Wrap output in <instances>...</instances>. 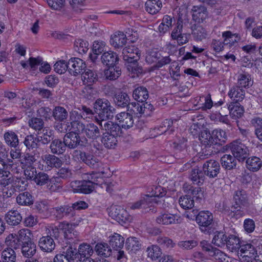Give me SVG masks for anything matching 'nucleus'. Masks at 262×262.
Returning a JSON list of instances; mask_svg holds the SVG:
<instances>
[{
	"mask_svg": "<svg viewBox=\"0 0 262 262\" xmlns=\"http://www.w3.org/2000/svg\"><path fill=\"white\" fill-rule=\"evenodd\" d=\"M72 209L69 205L57 206L51 209L50 214L56 220H61L64 217L71 219L73 217Z\"/></svg>",
	"mask_w": 262,
	"mask_h": 262,
	"instance_id": "obj_10",
	"label": "nucleus"
},
{
	"mask_svg": "<svg viewBox=\"0 0 262 262\" xmlns=\"http://www.w3.org/2000/svg\"><path fill=\"white\" fill-rule=\"evenodd\" d=\"M230 115L232 118L236 119L244 114V108L239 103L231 102L228 106Z\"/></svg>",
	"mask_w": 262,
	"mask_h": 262,
	"instance_id": "obj_28",
	"label": "nucleus"
},
{
	"mask_svg": "<svg viewBox=\"0 0 262 262\" xmlns=\"http://www.w3.org/2000/svg\"><path fill=\"white\" fill-rule=\"evenodd\" d=\"M172 17L168 15H165L162 19V22L159 26V31L160 32L165 33L168 31L170 28L172 27Z\"/></svg>",
	"mask_w": 262,
	"mask_h": 262,
	"instance_id": "obj_57",
	"label": "nucleus"
},
{
	"mask_svg": "<svg viewBox=\"0 0 262 262\" xmlns=\"http://www.w3.org/2000/svg\"><path fill=\"white\" fill-rule=\"evenodd\" d=\"M222 167L226 170H231L236 166V158L230 155L225 154L221 159Z\"/></svg>",
	"mask_w": 262,
	"mask_h": 262,
	"instance_id": "obj_39",
	"label": "nucleus"
},
{
	"mask_svg": "<svg viewBox=\"0 0 262 262\" xmlns=\"http://www.w3.org/2000/svg\"><path fill=\"white\" fill-rule=\"evenodd\" d=\"M237 254L243 258V261L249 262L256 257V250L251 244H241Z\"/></svg>",
	"mask_w": 262,
	"mask_h": 262,
	"instance_id": "obj_9",
	"label": "nucleus"
},
{
	"mask_svg": "<svg viewBox=\"0 0 262 262\" xmlns=\"http://www.w3.org/2000/svg\"><path fill=\"white\" fill-rule=\"evenodd\" d=\"M212 134L209 132L204 130L201 132L199 136V139L202 144L205 146H210L214 144V142L212 140L213 139Z\"/></svg>",
	"mask_w": 262,
	"mask_h": 262,
	"instance_id": "obj_55",
	"label": "nucleus"
},
{
	"mask_svg": "<svg viewBox=\"0 0 262 262\" xmlns=\"http://www.w3.org/2000/svg\"><path fill=\"white\" fill-rule=\"evenodd\" d=\"M124 243V238L120 234L115 233L112 236H110L109 244L115 250L122 249Z\"/></svg>",
	"mask_w": 262,
	"mask_h": 262,
	"instance_id": "obj_40",
	"label": "nucleus"
},
{
	"mask_svg": "<svg viewBox=\"0 0 262 262\" xmlns=\"http://www.w3.org/2000/svg\"><path fill=\"white\" fill-rule=\"evenodd\" d=\"M77 224H70L67 222H62L59 225V228L64 232V237L68 239L76 238L78 233L75 230L74 228Z\"/></svg>",
	"mask_w": 262,
	"mask_h": 262,
	"instance_id": "obj_23",
	"label": "nucleus"
},
{
	"mask_svg": "<svg viewBox=\"0 0 262 262\" xmlns=\"http://www.w3.org/2000/svg\"><path fill=\"white\" fill-rule=\"evenodd\" d=\"M69 72L73 76L82 74L86 68L85 62L79 58H71L69 60Z\"/></svg>",
	"mask_w": 262,
	"mask_h": 262,
	"instance_id": "obj_12",
	"label": "nucleus"
},
{
	"mask_svg": "<svg viewBox=\"0 0 262 262\" xmlns=\"http://www.w3.org/2000/svg\"><path fill=\"white\" fill-rule=\"evenodd\" d=\"M166 191L165 188L160 186H154L152 188V190L150 192V194H148L149 195V198L153 199L152 200V204L154 203H157L158 202L156 199V198H162L166 195Z\"/></svg>",
	"mask_w": 262,
	"mask_h": 262,
	"instance_id": "obj_52",
	"label": "nucleus"
},
{
	"mask_svg": "<svg viewBox=\"0 0 262 262\" xmlns=\"http://www.w3.org/2000/svg\"><path fill=\"white\" fill-rule=\"evenodd\" d=\"M261 166V161L257 157L249 158L246 160L247 168L252 171H257Z\"/></svg>",
	"mask_w": 262,
	"mask_h": 262,
	"instance_id": "obj_48",
	"label": "nucleus"
},
{
	"mask_svg": "<svg viewBox=\"0 0 262 262\" xmlns=\"http://www.w3.org/2000/svg\"><path fill=\"white\" fill-rule=\"evenodd\" d=\"M173 120L171 119H165L158 127L155 128L157 133L161 135L164 133L170 134L174 131V127H172Z\"/></svg>",
	"mask_w": 262,
	"mask_h": 262,
	"instance_id": "obj_36",
	"label": "nucleus"
},
{
	"mask_svg": "<svg viewBox=\"0 0 262 262\" xmlns=\"http://www.w3.org/2000/svg\"><path fill=\"white\" fill-rule=\"evenodd\" d=\"M72 155L75 160L82 161L90 168L103 172L102 163L90 152L80 150H74Z\"/></svg>",
	"mask_w": 262,
	"mask_h": 262,
	"instance_id": "obj_4",
	"label": "nucleus"
},
{
	"mask_svg": "<svg viewBox=\"0 0 262 262\" xmlns=\"http://www.w3.org/2000/svg\"><path fill=\"white\" fill-rule=\"evenodd\" d=\"M88 41L81 39H77L74 42V49L80 54L85 53L89 50Z\"/></svg>",
	"mask_w": 262,
	"mask_h": 262,
	"instance_id": "obj_58",
	"label": "nucleus"
},
{
	"mask_svg": "<svg viewBox=\"0 0 262 262\" xmlns=\"http://www.w3.org/2000/svg\"><path fill=\"white\" fill-rule=\"evenodd\" d=\"M152 200L149 195H144L136 202L129 203L127 205V209L135 210L137 209H146L152 205Z\"/></svg>",
	"mask_w": 262,
	"mask_h": 262,
	"instance_id": "obj_15",
	"label": "nucleus"
},
{
	"mask_svg": "<svg viewBox=\"0 0 262 262\" xmlns=\"http://www.w3.org/2000/svg\"><path fill=\"white\" fill-rule=\"evenodd\" d=\"M111 212L112 215L118 221L126 223L130 219V216L127 211L121 206L112 207Z\"/></svg>",
	"mask_w": 262,
	"mask_h": 262,
	"instance_id": "obj_24",
	"label": "nucleus"
},
{
	"mask_svg": "<svg viewBox=\"0 0 262 262\" xmlns=\"http://www.w3.org/2000/svg\"><path fill=\"white\" fill-rule=\"evenodd\" d=\"M59 126L60 127L58 128V129L61 132H67L68 131L71 133L77 134L78 135L80 134L84 133L86 127L80 121L71 124H69V122L63 123L60 124Z\"/></svg>",
	"mask_w": 262,
	"mask_h": 262,
	"instance_id": "obj_13",
	"label": "nucleus"
},
{
	"mask_svg": "<svg viewBox=\"0 0 262 262\" xmlns=\"http://www.w3.org/2000/svg\"><path fill=\"white\" fill-rule=\"evenodd\" d=\"M16 238L15 234H10L6 238L7 248L3 251L2 256L5 262H15L16 249ZM0 262H1L0 261Z\"/></svg>",
	"mask_w": 262,
	"mask_h": 262,
	"instance_id": "obj_6",
	"label": "nucleus"
},
{
	"mask_svg": "<svg viewBox=\"0 0 262 262\" xmlns=\"http://www.w3.org/2000/svg\"><path fill=\"white\" fill-rule=\"evenodd\" d=\"M50 147L51 152L57 155L62 154L67 148L64 140L62 141L58 139L53 140Z\"/></svg>",
	"mask_w": 262,
	"mask_h": 262,
	"instance_id": "obj_33",
	"label": "nucleus"
},
{
	"mask_svg": "<svg viewBox=\"0 0 262 262\" xmlns=\"http://www.w3.org/2000/svg\"><path fill=\"white\" fill-rule=\"evenodd\" d=\"M52 115L57 121H62L66 119L68 113L65 108L61 106H56L52 111Z\"/></svg>",
	"mask_w": 262,
	"mask_h": 262,
	"instance_id": "obj_49",
	"label": "nucleus"
},
{
	"mask_svg": "<svg viewBox=\"0 0 262 262\" xmlns=\"http://www.w3.org/2000/svg\"><path fill=\"white\" fill-rule=\"evenodd\" d=\"M130 97L125 92H119L114 95V102L118 107H127L130 103Z\"/></svg>",
	"mask_w": 262,
	"mask_h": 262,
	"instance_id": "obj_21",
	"label": "nucleus"
},
{
	"mask_svg": "<svg viewBox=\"0 0 262 262\" xmlns=\"http://www.w3.org/2000/svg\"><path fill=\"white\" fill-rule=\"evenodd\" d=\"M216 252L214 254H212V256L217 260L218 262H235V260L232 257H229L227 254L217 249L215 250Z\"/></svg>",
	"mask_w": 262,
	"mask_h": 262,
	"instance_id": "obj_64",
	"label": "nucleus"
},
{
	"mask_svg": "<svg viewBox=\"0 0 262 262\" xmlns=\"http://www.w3.org/2000/svg\"><path fill=\"white\" fill-rule=\"evenodd\" d=\"M146 252L148 257L152 260H157L162 254L160 248L157 245H151L148 247L147 248Z\"/></svg>",
	"mask_w": 262,
	"mask_h": 262,
	"instance_id": "obj_61",
	"label": "nucleus"
},
{
	"mask_svg": "<svg viewBox=\"0 0 262 262\" xmlns=\"http://www.w3.org/2000/svg\"><path fill=\"white\" fill-rule=\"evenodd\" d=\"M123 58L126 61V66L129 72L138 76L142 72V69L139 66L138 61L140 59V50L135 46L125 47L122 51Z\"/></svg>",
	"mask_w": 262,
	"mask_h": 262,
	"instance_id": "obj_2",
	"label": "nucleus"
},
{
	"mask_svg": "<svg viewBox=\"0 0 262 262\" xmlns=\"http://www.w3.org/2000/svg\"><path fill=\"white\" fill-rule=\"evenodd\" d=\"M126 36L122 32H116L111 36L110 43L116 49L122 48L126 44Z\"/></svg>",
	"mask_w": 262,
	"mask_h": 262,
	"instance_id": "obj_20",
	"label": "nucleus"
},
{
	"mask_svg": "<svg viewBox=\"0 0 262 262\" xmlns=\"http://www.w3.org/2000/svg\"><path fill=\"white\" fill-rule=\"evenodd\" d=\"M106 46L105 42L101 40H96L93 42L92 51L94 55L90 54L89 56L93 62L97 58V55L101 54L104 51Z\"/></svg>",
	"mask_w": 262,
	"mask_h": 262,
	"instance_id": "obj_38",
	"label": "nucleus"
},
{
	"mask_svg": "<svg viewBox=\"0 0 262 262\" xmlns=\"http://www.w3.org/2000/svg\"><path fill=\"white\" fill-rule=\"evenodd\" d=\"M141 247V241L136 237L127 238L125 242V248L130 254L135 253Z\"/></svg>",
	"mask_w": 262,
	"mask_h": 262,
	"instance_id": "obj_27",
	"label": "nucleus"
},
{
	"mask_svg": "<svg viewBox=\"0 0 262 262\" xmlns=\"http://www.w3.org/2000/svg\"><path fill=\"white\" fill-rule=\"evenodd\" d=\"M81 193H89L91 192L94 189V185L95 184V180H93L92 176H91V179L84 180L81 181Z\"/></svg>",
	"mask_w": 262,
	"mask_h": 262,
	"instance_id": "obj_56",
	"label": "nucleus"
},
{
	"mask_svg": "<svg viewBox=\"0 0 262 262\" xmlns=\"http://www.w3.org/2000/svg\"><path fill=\"white\" fill-rule=\"evenodd\" d=\"M227 239V237L223 232L216 231L214 233L212 243L219 247H221L225 245Z\"/></svg>",
	"mask_w": 262,
	"mask_h": 262,
	"instance_id": "obj_63",
	"label": "nucleus"
},
{
	"mask_svg": "<svg viewBox=\"0 0 262 262\" xmlns=\"http://www.w3.org/2000/svg\"><path fill=\"white\" fill-rule=\"evenodd\" d=\"M45 165L39 166L42 170H50L53 168H59L62 164V161L58 157L52 155H46L42 158Z\"/></svg>",
	"mask_w": 262,
	"mask_h": 262,
	"instance_id": "obj_14",
	"label": "nucleus"
},
{
	"mask_svg": "<svg viewBox=\"0 0 262 262\" xmlns=\"http://www.w3.org/2000/svg\"><path fill=\"white\" fill-rule=\"evenodd\" d=\"M180 216L178 214H172L168 212L161 213L157 218L158 224L163 225H169L180 223Z\"/></svg>",
	"mask_w": 262,
	"mask_h": 262,
	"instance_id": "obj_16",
	"label": "nucleus"
},
{
	"mask_svg": "<svg viewBox=\"0 0 262 262\" xmlns=\"http://www.w3.org/2000/svg\"><path fill=\"white\" fill-rule=\"evenodd\" d=\"M192 19L196 23H203L208 17L206 8L202 5L193 6L191 9Z\"/></svg>",
	"mask_w": 262,
	"mask_h": 262,
	"instance_id": "obj_17",
	"label": "nucleus"
},
{
	"mask_svg": "<svg viewBox=\"0 0 262 262\" xmlns=\"http://www.w3.org/2000/svg\"><path fill=\"white\" fill-rule=\"evenodd\" d=\"M126 108L127 112L131 115L134 114L139 117L145 114V107H142V104L137 102H130Z\"/></svg>",
	"mask_w": 262,
	"mask_h": 262,
	"instance_id": "obj_45",
	"label": "nucleus"
},
{
	"mask_svg": "<svg viewBox=\"0 0 262 262\" xmlns=\"http://www.w3.org/2000/svg\"><path fill=\"white\" fill-rule=\"evenodd\" d=\"M234 204L231 207V211L237 217H239L245 214V210L248 206L247 195L244 190H237L234 195Z\"/></svg>",
	"mask_w": 262,
	"mask_h": 262,
	"instance_id": "obj_5",
	"label": "nucleus"
},
{
	"mask_svg": "<svg viewBox=\"0 0 262 262\" xmlns=\"http://www.w3.org/2000/svg\"><path fill=\"white\" fill-rule=\"evenodd\" d=\"M203 170L204 174L209 178H215L220 171V164L214 160H207L203 164Z\"/></svg>",
	"mask_w": 262,
	"mask_h": 262,
	"instance_id": "obj_11",
	"label": "nucleus"
},
{
	"mask_svg": "<svg viewBox=\"0 0 262 262\" xmlns=\"http://www.w3.org/2000/svg\"><path fill=\"white\" fill-rule=\"evenodd\" d=\"M102 62L108 67L114 66L118 61L119 58L116 53L109 51L103 53L101 56Z\"/></svg>",
	"mask_w": 262,
	"mask_h": 262,
	"instance_id": "obj_30",
	"label": "nucleus"
},
{
	"mask_svg": "<svg viewBox=\"0 0 262 262\" xmlns=\"http://www.w3.org/2000/svg\"><path fill=\"white\" fill-rule=\"evenodd\" d=\"M162 7L161 0H148L145 4V10L150 14L157 13Z\"/></svg>",
	"mask_w": 262,
	"mask_h": 262,
	"instance_id": "obj_35",
	"label": "nucleus"
},
{
	"mask_svg": "<svg viewBox=\"0 0 262 262\" xmlns=\"http://www.w3.org/2000/svg\"><path fill=\"white\" fill-rule=\"evenodd\" d=\"M230 149L233 156L239 161H244L248 156V148L238 140L231 143Z\"/></svg>",
	"mask_w": 262,
	"mask_h": 262,
	"instance_id": "obj_8",
	"label": "nucleus"
},
{
	"mask_svg": "<svg viewBox=\"0 0 262 262\" xmlns=\"http://www.w3.org/2000/svg\"><path fill=\"white\" fill-rule=\"evenodd\" d=\"M204 172L198 167H195L191 170L190 178L195 184L200 185L202 184L205 179Z\"/></svg>",
	"mask_w": 262,
	"mask_h": 262,
	"instance_id": "obj_44",
	"label": "nucleus"
},
{
	"mask_svg": "<svg viewBox=\"0 0 262 262\" xmlns=\"http://www.w3.org/2000/svg\"><path fill=\"white\" fill-rule=\"evenodd\" d=\"M228 249L231 251H237L240 249L241 243L240 242L239 238L234 235H230L227 239L226 244Z\"/></svg>",
	"mask_w": 262,
	"mask_h": 262,
	"instance_id": "obj_46",
	"label": "nucleus"
},
{
	"mask_svg": "<svg viewBox=\"0 0 262 262\" xmlns=\"http://www.w3.org/2000/svg\"><path fill=\"white\" fill-rule=\"evenodd\" d=\"M84 133L88 138L92 140H96L101 136L99 128L93 123H89L86 125Z\"/></svg>",
	"mask_w": 262,
	"mask_h": 262,
	"instance_id": "obj_31",
	"label": "nucleus"
},
{
	"mask_svg": "<svg viewBox=\"0 0 262 262\" xmlns=\"http://www.w3.org/2000/svg\"><path fill=\"white\" fill-rule=\"evenodd\" d=\"M224 38V43L225 47H232L235 42H237L240 39L237 34H233L230 31L224 32L222 34Z\"/></svg>",
	"mask_w": 262,
	"mask_h": 262,
	"instance_id": "obj_41",
	"label": "nucleus"
},
{
	"mask_svg": "<svg viewBox=\"0 0 262 262\" xmlns=\"http://www.w3.org/2000/svg\"><path fill=\"white\" fill-rule=\"evenodd\" d=\"M94 108L99 120L96 118L97 122L102 126V122L112 119L115 113L116 109L111 105L110 102L105 98H99L94 104Z\"/></svg>",
	"mask_w": 262,
	"mask_h": 262,
	"instance_id": "obj_3",
	"label": "nucleus"
},
{
	"mask_svg": "<svg viewBox=\"0 0 262 262\" xmlns=\"http://www.w3.org/2000/svg\"><path fill=\"white\" fill-rule=\"evenodd\" d=\"M116 118L121 127L125 129L130 128L134 124L133 116L129 113L121 112L118 114Z\"/></svg>",
	"mask_w": 262,
	"mask_h": 262,
	"instance_id": "obj_18",
	"label": "nucleus"
},
{
	"mask_svg": "<svg viewBox=\"0 0 262 262\" xmlns=\"http://www.w3.org/2000/svg\"><path fill=\"white\" fill-rule=\"evenodd\" d=\"M68 257L70 262H83V258L75 248L69 247L67 249Z\"/></svg>",
	"mask_w": 262,
	"mask_h": 262,
	"instance_id": "obj_54",
	"label": "nucleus"
},
{
	"mask_svg": "<svg viewBox=\"0 0 262 262\" xmlns=\"http://www.w3.org/2000/svg\"><path fill=\"white\" fill-rule=\"evenodd\" d=\"M253 83L250 75L248 73L244 72L238 74L236 85L242 89L249 88L252 85Z\"/></svg>",
	"mask_w": 262,
	"mask_h": 262,
	"instance_id": "obj_29",
	"label": "nucleus"
},
{
	"mask_svg": "<svg viewBox=\"0 0 262 262\" xmlns=\"http://www.w3.org/2000/svg\"><path fill=\"white\" fill-rule=\"evenodd\" d=\"M49 206L46 201L37 202L34 205V209L43 217H47L49 215L50 213L49 212Z\"/></svg>",
	"mask_w": 262,
	"mask_h": 262,
	"instance_id": "obj_51",
	"label": "nucleus"
},
{
	"mask_svg": "<svg viewBox=\"0 0 262 262\" xmlns=\"http://www.w3.org/2000/svg\"><path fill=\"white\" fill-rule=\"evenodd\" d=\"M66 147L70 149H75L79 145H82L79 135L77 134L69 132L63 138Z\"/></svg>",
	"mask_w": 262,
	"mask_h": 262,
	"instance_id": "obj_19",
	"label": "nucleus"
},
{
	"mask_svg": "<svg viewBox=\"0 0 262 262\" xmlns=\"http://www.w3.org/2000/svg\"><path fill=\"white\" fill-rule=\"evenodd\" d=\"M17 174L23 172L28 179L34 178L33 180L37 185L43 186L48 185L51 182L49 175L44 172L36 173V168L33 166V163L36 161L34 156L29 154H22L17 152Z\"/></svg>",
	"mask_w": 262,
	"mask_h": 262,
	"instance_id": "obj_1",
	"label": "nucleus"
},
{
	"mask_svg": "<svg viewBox=\"0 0 262 262\" xmlns=\"http://www.w3.org/2000/svg\"><path fill=\"white\" fill-rule=\"evenodd\" d=\"M179 202L180 205L184 209H191L194 206V200L188 195L181 196Z\"/></svg>",
	"mask_w": 262,
	"mask_h": 262,
	"instance_id": "obj_62",
	"label": "nucleus"
},
{
	"mask_svg": "<svg viewBox=\"0 0 262 262\" xmlns=\"http://www.w3.org/2000/svg\"><path fill=\"white\" fill-rule=\"evenodd\" d=\"M213 221V215L209 211H200L196 216V222L204 232H209Z\"/></svg>",
	"mask_w": 262,
	"mask_h": 262,
	"instance_id": "obj_7",
	"label": "nucleus"
},
{
	"mask_svg": "<svg viewBox=\"0 0 262 262\" xmlns=\"http://www.w3.org/2000/svg\"><path fill=\"white\" fill-rule=\"evenodd\" d=\"M213 139L214 144L222 145L224 144L227 140V136L226 133L224 130L217 128L212 131Z\"/></svg>",
	"mask_w": 262,
	"mask_h": 262,
	"instance_id": "obj_42",
	"label": "nucleus"
},
{
	"mask_svg": "<svg viewBox=\"0 0 262 262\" xmlns=\"http://www.w3.org/2000/svg\"><path fill=\"white\" fill-rule=\"evenodd\" d=\"M32 203V195L28 191L22 192L17 196V204L21 205H28Z\"/></svg>",
	"mask_w": 262,
	"mask_h": 262,
	"instance_id": "obj_60",
	"label": "nucleus"
},
{
	"mask_svg": "<svg viewBox=\"0 0 262 262\" xmlns=\"http://www.w3.org/2000/svg\"><path fill=\"white\" fill-rule=\"evenodd\" d=\"M192 34L198 40H202L207 36V32L202 26L194 24L191 26Z\"/></svg>",
	"mask_w": 262,
	"mask_h": 262,
	"instance_id": "obj_43",
	"label": "nucleus"
},
{
	"mask_svg": "<svg viewBox=\"0 0 262 262\" xmlns=\"http://www.w3.org/2000/svg\"><path fill=\"white\" fill-rule=\"evenodd\" d=\"M97 254L102 257H108L112 254V250L107 243L101 242L97 243L95 247Z\"/></svg>",
	"mask_w": 262,
	"mask_h": 262,
	"instance_id": "obj_32",
	"label": "nucleus"
},
{
	"mask_svg": "<svg viewBox=\"0 0 262 262\" xmlns=\"http://www.w3.org/2000/svg\"><path fill=\"white\" fill-rule=\"evenodd\" d=\"M31 233L28 229H22L19 230L17 234V242H21V244H25L27 242H32L31 239Z\"/></svg>",
	"mask_w": 262,
	"mask_h": 262,
	"instance_id": "obj_59",
	"label": "nucleus"
},
{
	"mask_svg": "<svg viewBox=\"0 0 262 262\" xmlns=\"http://www.w3.org/2000/svg\"><path fill=\"white\" fill-rule=\"evenodd\" d=\"M40 248L45 252L52 251L55 247V243L51 236L47 235L41 237L38 242Z\"/></svg>",
	"mask_w": 262,
	"mask_h": 262,
	"instance_id": "obj_25",
	"label": "nucleus"
},
{
	"mask_svg": "<svg viewBox=\"0 0 262 262\" xmlns=\"http://www.w3.org/2000/svg\"><path fill=\"white\" fill-rule=\"evenodd\" d=\"M121 74V69L118 67H110L104 72L106 78L111 80L117 79Z\"/></svg>",
	"mask_w": 262,
	"mask_h": 262,
	"instance_id": "obj_50",
	"label": "nucleus"
},
{
	"mask_svg": "<svg viewBox=\"0 0 262 262\" xmlns=\"http://www.w3.org/2000/svg\"><path fill=\"white\" fill-rule=\"evenodd\" d=\"M20 249L22 255L26 258H32L36 252V246L34 242H29L25 244H21L20 247L17 249Z\"/></svg>",
	"mask_w": 262,
	"mask_h": 262,
	"instance_id": "obj_22",
	"label": "nucleus"
},
{
	"mask_svg": "<svg viewBox=\"0 0 262 262\" xmlns=\"http://www.w3.org/2000/svg\"><path fill=\"white\" fill-rule=\"evenodd\" d=\"M104 129L109 133V134H114L118 137L121 133V126L119 123H115L112 121L105 122L103 125Z\"/></svg>",
	"mask_w": 262,
	"mask_h": 262,
	"instance_id": "obj_47",
	"label": "nucleus"
},
{
	"mask_svg": "<svg viewBox=\"0 0 262 262\" xmlns=\"http://www.w3.org/2000/svg\"><path fill=\"white\" fill-rule=\"evenodd\" d=\"M228 95L233 101V102L242 101L245 98V92L243 89L237 86L233 85L229 90Z\"/></svg>",
	"mask_w": 262,
	"mask_h": 262,
	"instance_id": "obj_26",
	"label": "nucleus"
},
{
	"mask_svg": "<svg viewBox=\"0 0 262 262\" xmlns=\"http://www.w3.org/2000/svg\"><path fill=\"white\" fill-rule=\"evenodd\" d=\"M77 251L83 258H90V256L93 253V249L92 247L90 245L86 243H82L79 246Z\"/></svg>",
	"mask_w": 262,
	"mask_h": 262,
	"instance_id": "obj_53",
	"label": "nucleus"
},
{
	"mask_svg": "<svg viewBox=\"0 0 262 262\" xmlns=\"http://www.w3.org/2000/svg\"><path fill=\"white\" fill-rule=\"evenodd\" d=\"M101 142L104 147L108 149H114L118 143L117 137L114 134H109V133H105L103 134Z\"/></svg>",
	"mask_w": 262,
	"mask_h": 262,
	"instance_id": "obj_34",
	"label": "nucleus"
},
{
	"mask_svg": "<svg viewBox=\"0 0 262 262\" xmlns=\"http://www.w3.org/2000/svg\"><path fill=\"white\" fill-rule=\"evenodd\" d=\"M148 92L147 89L144 86L136 88L133 93V98L138 102H145L148 99Z\"/></svg>",
	"mask_w": 262,
	"mask_h": 262,
	"instance_id": "obj_37",
	"label": "nucleus"
}]
</instances>
